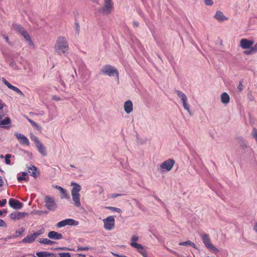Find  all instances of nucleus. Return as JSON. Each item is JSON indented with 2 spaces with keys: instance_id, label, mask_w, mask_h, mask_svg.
<instances>
[{
  "instance_id": "nucleus-50",
  "label": "nucleus",
  "mask_w": 257,
  "mask_h": 257,
  "mask_svg": "<svg viewBox=\"0 0 257 257\" xmlns=\"http://www.w3.org/2000/svg\"><path fill=\"white\" fill-rule=\"evenodd\" d=\"M252 47L253 48L254 52H257V43Z\"/></svg>"
},
{
  "instance_id": "nucleus-35",
  "label": "nucleus",
  "mask_w": 257,
  "mask_h": 257,
  "mask_svg": "<svg viewBox=\"0 0 257 257\" xmlns=\"http://www.w3.org/2000/svg\"><path fill=\"white\" fill-rule=\"evenodd\" d=\"M31 140L35 142V145H36L37 144H38V143H40L41 142L38 140V138L35 136H34V135H31Z\"/></svg>"
},
{
  "instance_id": "nucleus-12",
  "label": "nucleus",
  "mask_w": 257,
  "mask_h": 257,
  "mask_svg": "<svg viewBox=\"0 0 257 257\" xmlns=\"http://www.w3.org/2000/svg\"><path fill=\"white\" fill-rule=\"evenodd\" d=\"M15 135L21 144L25 145L27 146H29L30 142L28 138L25 136L18 132H16L15 133Z\"/></svg>"
},
{
  "instance_id": "nucleus-37",
  "label": "nucleus",
  "mask_w": 257,
  "mask_h": 257,
  "mask_svg": "<svg viewBox=\"0 0 257 257\" xmlns=\"http://www.w3.org/2000/svg\"><path fill=\"white\" fill-rule=\"evenodd\" d=\"M33 213L35 214L41 215L43 214H47V211L43 210H35Z\"/></svg>"
},
{
  "instance_id": "nucleus-63",
  "label": "nucleus",
  "mask_w": 257,
  "mask_h": 257,
  "mask_svg": "<svg viewBox=\"0 0 257 257\" xmlns=\"http://www.w3.org/2000/svg\"><path fill=\"white\" fill-rule=\"evenodd\" d=\"M0 158H4V156H3V155H0Z\"/></svg>"
},
{
  "instance_id": "nucleus-34",
  "label": "nucleus",
  "mask_w": 257,
  "mask_h": 257,
  "mask_svg": "<svg viewBox=\"0 0 257 257\" xmlns=\"http://www.w3.org/2000/svg\"><path fill=\"white\" fill-rule=\"evenodd\" d=\"M11 154H7L5 157V163L8 165L11 164V161L10 159L11 158Z\"/></svg>"
},
{
  "instance_id": "nucleus-6",
  "label": "nucleus",
  "mask_w": 257,
  "mask_h": 257,
  "mask_svg": "<svg viewBox=\"0 0 257 257\" xmlns=\"http://www.w3.org/2000/svg\"><path fill=\"white\" fill-rule=\"evenodd\" d=\"M44 202L46 208L50 211H55L57 208V205L54 198L50 196L45 197Z\"/></svg>"
},
{
  "instance_id": "nucleus-32",
  "label": "nucleus",
  "mask_w": 257,
  "mask_h": 257,
  "mask_svg": "<svg viewBox=\"0 0 257 257\" xmlns=\"http://www.w3.org/2000/svg\"><path fill=\"white\" fill-rule=\"evenodd\" d=\"M28 120L35 128L38 130H41V127L36 122L29 118H28Z\"/></svg>"
},
{
  "instance_id": "nucleus-61",
  "label": "nucleus",
  "mask_w": 257,
  "mask_h": 257,
  "mask_svg": "<svg viewBox=\"0 0 257 257\" xmlns=\"http://www.w3.org/2000/svg\"><path fill=\"white\" fill-rule=\"evenodd\" d=\"M155 199L158 201H161V200L157 197H155Z\"/></svg>"
},
{
  "instance_id": "nucleus-4",
  "label": "nucleus",
  "mask_w": 257,
  "mask_h": 257,
  "mask_svg": "<svg viewBox=\"0 0 257 257\" xmlns=\"http://www.w3.org/2000/svg\"><path fill=\"white\" fill-rule=\"evenodd\" d=\"M100 73L105 75L112 76L115 75L117 80L119 79L118 72L116 69L110 65H106L102 67Z\"/></svg>"
},
{
  "instance_id": "nucleus-16",
  "label": "nucleus",
  "mask_w": 257,
  "mask_h": 257,
  "mask_svg": "<svg viewBox=\"0 0 257 257\" xmlns=\"http://www.w3.org/2000/svg\"><path fill=\"white\" fill-rule=\"evenodd\" d=\"M113 4L112 0H105L102 9L103 12L106 14H109L113 9Z\"/></svg>"
},
{
  "instance_id": "nucleus-27",
  "label": "nucleus",
  "mask_w": 257,
  "mask_h": 257,
  "mask_svg": "<svg viewBox=\"0 0 257 257\" xmlns=\"http://www.w3.org/2000/svg\"><path fill=\"white\" fill-rule=\"evenodd\" d=\"M38 242L41 244H47V245H52L55 242L49 240L47 238H40L38 240Z\"/></svg>"
},
{
  "instance_id": "nucleus-9",
  "label": "nucleus",
  "mask_w": 257,
  "mask_h": 257,
  "mask_svg": "<svg viewBox=\"0 0 257 257\" xmlns=\"http://www.w3.org/2000/svg\"><path fill=\"white\" fill-rule=\"evenodd\" d=\"M176 92L177 95L181 98L184 109L186 110L190 115H192L189 105L187 103V97L186 95L180 90H177Z\"/></svg>"
},
{
  "instance_id": "nucleus-40",
  "label": "nucleus",
  "mask_w": 257,
  "mask_h": 257,
  "mask_svg": "<svg viewBox=\"0 0 257 257\" xmlns=\"http://www.w3.org/2000/svg\"><path fill=\"white\" fill-rule=\"evenodd\" d=\"M250 49L249 50H248V51H245L244 52V54H246V55H251V54L255 53V52H254V50H253L252 47H251Z\"/></svg>"
},
{
  "instance_id": "nucleus-62",
  "label": "nucleus",
  "mask_w": 257,
  "mask_h": 257,
  "mask_svg": "<svg viewBox=\"0 0 257 257\" xmlns=\"http://www.w3.org/2000/svg\"><path fill=\"white\" fill-rule=\"evenodd\" d=\"M41 115H43L44 114V112L43 111H41V113H40Z\"/></svg>"
},
{
  "instance_id": "nucleus-46",
  "label": "nucleus",
  "mask_w": 257,
  "mask_h": 257,
  "mask_svg": "<svg viewBox=\"0 0 257 257\" xmlns=\"http://www.w3.org/2000/svg\"><path fill=\"white\" fill-rule=\"evenodd\" d=\"M7 226L5 222L2 219H0V227H6Z\"/></svg>"
},
{
  "instance_id": "nucleus-44",
  "label": "nucleus",
  "mask_w": 257,
  "mask_h": 257,
  "mask_svg": "<svg viewBox=\"0 0 257 257\" xmlns=\"http://www.w3.org/2000/svg\"><path fill=\"white\" fill-rule=\"evenodd\" d=\"M240 146L243 149H246L247 148V145H246V143L243 141H241V142L240 143Z\"/></svg>"
},
{
  "instance_id": "nucleus-10",
  "label": "nucleus",
  "mask_w": 257,
  "mask_h": 257,
  "mask_svg": "<svg viewBox=\"0 0 257 257\" xmlns=\"http://www.w3.org/2000/svg\"><path fill=\"white\" fill-rule=\"evenodd\" d=\"M78 224V221L71 218H68L59 222L57 224V226L61 228L66 225L77 226Z\"/></svg>"
},
{
  "instance_id": "nucleus-23",
  "label": "nucleus",
  "mask_w": 257,
  "mask_h": 257,
  "mask_svg": "<svg viewBox=\"0 0 257 257\" xmlns=\"http://www.w3.org/2000/svg\"><path fill=\"white\" fill-rule=\"evenodd\" d=\"M221 102L224 104H227L230 101V97L229 95L226 93H223L221 95Z\"/></svg>"
},
{
  "instance_id": "nucleus-8",
  "label": "nucleus",
  "mask_w": 257,
  "mask_h": 257,
  "mask_svg": "<svg viewBox=\"0 0 257 257\" xmlns=\"http://www.w3.org/2000/svg\"><path fill=\"white\" fill-rule=\"evenodd\" d=\"M13 28L19 32L23 36L25 40L28 42V44L30 46H33L34 44L30 37L28 34L27 32L19 25L15 24L13 25Z\"/></svg>"
},
{
  "instance_id": "nucleus-43",
  "label": "nucleus",
  "mask_w": 257,
  "mask_h": 257,
  "mask_svg": "<svg viewBox=\"0 0 257 257\" xmlns=\"http://www.w3.org/2000/svg\"><path fill=\"white\" fill-rule=\"evenodd\" d=\"M79 63H80V68H79V69H81L82 70L84 69L85 68V67H86L85 65L84 64V63L82 61H80Z\"/></svg>"
},
{
  "instance_id": "nucleus-59",
  "label": "nucleus",
  "mask_w": 257,
  "mask_h": 257,
  "mask_svg": "<svg viewBox=\"0 0 257 257\" xmlns=\"http://www.w3.org/2000/svg\"><path fill=\"white\" fill-rule=\"evenodd\" d=\"M134 26H136V27H138V25H139V24H138V23H137V22H134Z\"/></svg>"
},
{
  "instance_id": "nucleus-51",
  "label": "nucleus",
  "mask_w": 257,
  "mask_h": 257,
  "mask_svg": "<svg viewBox=\"0 0 257 257\" xmlns=\"http://www.w3.org/2000/svg\"><path fill=\"white\" fill-rule=\"evenodd\" d=\"M4 184V181L1 177H0V187H2Z\"/></svg>"
},
{
  "instance_id": "nucleus-42",
  "label": "nucleus",
  "mask_w": 257,
  "mask_h": 257,
  "mask_svg": "<svg viewBox=\"0 0 257 257\" xmlns=\"http://www.w3.org/2000/svg\"><path fill=\"white\" fill-rule=\"evenodd\" d=\"M7 203V200L6 199L0 200V206H4Z\"/></svg>"
},
{
  "instance_id": "nucleus-41",
  "label": "nucleus",
  "mask_w": 257,
  "mask_h": 257,
  "mask_svg": "<svg viewBox=\"0 0 257 257\" xmlns=\"http://www.w3.org/2000/svg\"><path fill=\"white\" fill-rule=\"evenodd\" d=\"M205 4L206 6H211L213 4V2L212 0H204Z\"/></svg>"
},
{
  "instance_id": "nucleus-30",
  "label": "nucleus",
  "mask_w": 257,
  "mask_h": 257,
  "mask_svg": "<svg viewBox=\"0 0 257 257\" xmlns=\"http://www.w3.org/2000/svg\"><path fill=\"white\" fill-rule=\"evenodd\" d=\"M10 89H11L14 90V91L16 92L17 93H18L20 95H21L22 96H24V94L23 93V92L22 91H21V90L19 88H18V87H17L15 86H13L12 85V86H11Z\"/></svg>"
},
{
  "instance_id": "nucleus-21",
  "label": "nucleus",
  "mask_w": 257,
  "mask_h": 257,
  "mask_svg": "<svg viewBox=\"0 0 257 257\" xmlns=\"http://www.w3.org/2000/svg\"><path fill=\"white\" fill-rule=\"evenodd\" d=\"M55 188L58 190L60 191V192L61 193V198L63 199H68L69 198V195L67 192V191L64 189L63 188L59 186H56Z\"/></svg>"
},
{
  "instance_id": "nucleus-55",
  "label": "nucleus",
  "mask_w": 257,
  "mask_h": 257,
  "mask_svg": "<svg viewBox=\"0 0 257 257\" xmlns=\"http://www.w3.org/2000/svg\"><path fill=\"white\" fill-rule=\"evenodd\" d=\"M4 212L6 213V211L5 210H0V216H1Z\"/></svg>"
},
{
  "instance_id": "nucleus-52",
  "label": "nucleus",
  "mask_w": 257,
  "mask_h": 257,
  "mask_svg": "<svg viewBox=\"0 0 257 257\" xmlns=\"http://www.w3.org/2000/svg\"><path fill=\"white\" fill-rule=\"evenodd\" d=\"M3 115H4V110H3V108H2V110H0V119L2 118V117Z\"/></svg>"
},
{
  "instance_id": "nucleus-22",
  "label": "nucleus",
  "mask_w": 257,
  "mask_h": 257,
  "mask_svg": "<svg viewBox=\"0 0 257 257\" xmlns=\"http://www.w3.org/2000/svg\"><path fill=\"white\" fill-rule=\"evenodd\" d=\"M37 238V237L33 233L31 235H27L22 240L23 242L25 243H32Z\"/></svg>"
},
{
  "instance_id": "nucleus-2",
  "label": "nucleus",
  "mask_w": 257,
  "mask_h": 257,
  "mask_svg": "<svg viewBox=\"0 0 257 257\" xmlns=\"http://www.w3.org/2000/svg\"><path fill=\"white\" fill-rule=\"evenodd\" d=\"M71 186L73 187L71 191L72 200L75 206L79 207L81 206L79 192L81 189V187L80 185L75 182H72Z\"/></svg>"
},
{
  "instance_id": "nucleus-11",
  "label": "nucleus",
  "mask_w": 257,
  "mask_h": 257,
  "mask_svg": "<svg viewBox=\"0 0 257 257\" xmlns=\"http://www.w3.org/2000/svg\"><path fill=\"white\" fill-rule=\"evenodd\" d=\"M175 164V161L171 159H169L164 161L160 165V167L164 171H170Z\"/></svg>"
},
{
  "instance_id": "nucleus-48",
  "label": "nucleus",
  "mask_w": 257,
  "mask_h": 257,
  "mask_svg": "<svg viewBox=\"0 0 257 257\" xmlns=\"http://www.w3.org/2000/svg\"><path fill=\"white\" fill-rule=\"evenodd\" d=\"M60 84L61 85L62 87L61 88L62 89L65 88V84L63 81H60Z\"/></svg>"
},
{
  "instance_id": "nucleus-29",
  "label": "nucleus",
  "mask_w": 257,
  "mask_h": 257,
  "mask_svg": "<svg viewBox=\"0 0 257 257\" xmlns=\"http://www.w3.org/2000/svg\"><path fill=\"white\" fill-rule=\"evenodd\" d=\"M11 122V121L10 118L8 117H6L3 120L0 119V124L3 125L4 126L10 124Z\"/></svg>"
},
{
  "instance_id": "nucleus-64",
  "label": "nucleus",
  "mask_w": 257,
  "mask_h": 257,
  "mask_svg": "<svg viewBox=\"0 0 257 257\" xmlns=\"http://www.w3.org/2000/svg\"><path fill=\"white\" fill-rule=\"evenodd\" d=\"M60 249H63V250H64V249H66V247H62V248H60Z\"/></svg>"
},
{
  "instance_id": "nucleus-18",
  "label": "nucleus",
  "mask_w": 257,
  "mask_h": 257,
  "mask_svg": "<svg viewBox=\"0 0 257 257\" xmlns=\"http://www.w3.org/2000/svg\"><path fill=\"white\" fill-rule=\"evenodd\" d=\"M28 172L31 174V176L35 178L40 174V172L37 168L33 165H30L28 167Z\"/></svg>"
},
{
  "instance_id": "nucleus-58",
  "label": "nucleus",
  "mask_w": 257,
  "mask_h": 257,
  "mask_svg": "<svg viewBox=\"0 0 257 257\" xmlns=\"http://www.w3.org/2000/svg\"><path fill=\"white\" fill-rule=\"evenodd\" d=\"M4 38L5 39V40L8 42L9 41V38L8 36H5L4 37Z\"/></svg>"
},
{
  "instance_id": "nucleus-25",
  "label": "nucleus",
  "mask_w": 257,
  "mask_h": 257,
  "mask_svg": "<svg viewBox=\"0 0 257 257\" xmlns=\"http://www.w3.org/2000/svg\"><path fill=\"white\" fill-rule=\"evenodd\" d=\"M36 147L37 148L39 152L44 156L46 155V152L45 150V147L43 145L41 142L38 143L36 145Z\"/></svg>"
},
{
  "instance_id": "nucleus-3",
  "label": "nucleus",
  "mask_w": 257,
  "mask_h": 257,
  "mask_svg": "<svg viewBox=\"0 0 257 257\" xmlns=\"http://www.w3.org/2000/svg\"><path fill=\"white\" fill-rule=\"evenodd\" d=\"M139 237L137 235H133L131 239V246L136 248L143 257H148V253L142 244L137 243Z\"/></svg>"
},
{
  "instance_id": "nucleus-54",
  "label": "nucleus",
  "mask_w": 257,
  "mask_h": 257,
  "mask_svg": "<svg viewBox=\"0 0 257 257\" xmlns=\"http://www.w3.org/2000/svg\"><path fill=\"white\" fill-rule=\"evenodd\" d=\"M3 107L4 104L2 102H0V110H2V108H3Z\"/></svg>"
},
{
  "instance_id": "nucleus-60",
  "label": "nucleus",
  "mask_w": 257,
  "mask_h": 257,
  "mask_svg": "<svg viewBox=\"0 0 257 257\" xmlns=\"http://www.w3.org/2000/svg\"><path fill=\"white\" fill-rule=\"evenodd\" d=\"M87 247H81V248H79V249L80 250H86L87 249Z\"/></svg>"
},
{
  "instance_id": "nucleus-33",
  "label": "nucleus",
  "mask_w": 257,
  "mask_h": 257,
  "mask_svg": "<svg viewBox=\"0 0 257 257\" xmlns=\"http://www.w3.org/2000/svg\"><path fill=\"white\" fill-rule=\"evenodd\" d=\"M45 232V229L43 228H42L40 230H38V231L35 232L34 233L37 237V238L40 235L43 234Z\"/></svg>"
},
{
  "instance_id": "nucleus-20",
  "label": "nucleus",
  "mask_w": 257,
  "mask_h": 257,
  "mask_svg": "<svg viewBox=\"0 0 257 257\" xmlns=\"http://www.w3.org/2000/svg\"><path fill=\"white\" fill-rule=\"evenodd\" d=\"M214 18L219 22H223L228 20V18L226 17L220 11H217L216 12Z\"/></svg>"
},
{
  "instance_id": "nucleus-45",
  "label": "nucleus",
  "mask_w": 257,
  "mask_h": 257,
  "mask_svg": "<svg viewBox=\"0 0 257 257\" xmlns=\"http://www.w3.org/2000/svg\"><path fill=\"white\" fill-rule=\"evenodd\" d=\"M243 85L241 82H240L237 87V89H238V90L239 91H241L243 90Z\"/></svg>"
},
{
  "instance_id": "nucleus-38",
  "label": "nucleus",
  "mask_w": 257,
  "mask_h": 257,
  "mask_svg": "<svg viewBox=\"0 0 257 257\" xmlns=\"http://www.w3.org/2000/svg\"><path fill=\"white\" fill-rule=\"evenodd\" d=\"M247 96L249 101H253L254 100V97L251 92H248Z\"/></svg>"
},
{
  "instance_id": "nucleus-53",
  "label": "nucleus",
  "mask_w": 257,
  "mask_h": 257,
  "mask_svg": "<svg viewBox=\"0 0 257 257\" xmlns=\"http://www.w3.org/2000/svg\"><path fill=\"white\" fill-rule=\"evenodd\" d=\"M53 99L55 100H57V101L60 100V99L59 97H57L56 96H53Z\"/></svg>"
},
{
  "instance_id": "nucleus-17",
  "label": "nucleus",
  "mask_w": 257,
  "mask_h": 257,
  "mask_svg": "<svg viewBox=\"0 0 257 257\" xmlns=\"http://www.w3.org/2000/svg\"><path fill=\"white\" fill-rule=\"evenodd\" d=\"M48 237L51 239L59 240L62 238V234L54 231H50Z\"/></svg>"
},
{
  "instance_id": "nucleus-1",
  "label": "nucleus",
  "mask_w": 257,
  "mask_h": 257,
  "mask_svg": "<svg viewBox=\"0 0 257 257\" xmlns=\"http://www.w3.org/2000/svg\"><path fill=\"white\" fill-rule=\"evenodd\" d=\"M69 50L67 41L64 37H59L55 45V50L59 55H65Z\"/></svg>"
},
{
  "instance_id": "nucleus-39",
  "label": "nucleus",
  "mask_w": 257,
  "mask_h": 257,
  "mask_svg": "<svg viewBox=\"0 0 257 257\" xmlns=\"http://www.w3.org/2000/svg\"><path fill=\"white\" fill-rule=\"evenodd\" d=\"M2 81L3 82L8 86L9 88H10L11 86H12L11 84H10L5 78H2Z\"/></svg>"
},
{
  "instance_id": "nucleus-26",
  "label": "nucleus",
  "mask_w": 257,
  "mask_h": 257,
  "mask_svg": "<svg viewBox=\"0 0 257 257\" xmlns=\"http://www.w3.org/2000/svg\"><path fill=\"white\" fill-rule=\"evenodd\" d=\"M17 179L19 182H21L23 180L28 181V177H27V172H21L18 174Z\"/></svg>"
},
{
  "instance_id": "nucleus-24",
  "label": "nucleus",
  "mask_w": 257,
  "mask_h": 257,
  "mask_svg": "<svg viewBox=\"0 0 257 257\" xmlns=\"http://www.w3.org/2000/svg\"><path fill=\"white\" fill-rule=\"evenodd\" d=\"M38 257H55L54 254L47 251H40L36 252Z\"/></svg>"
},
{
  "instance_id": "nucleus-47",
  "label": "nucleus",
  "mask_w": 257,
  "mask_h": 257,
  "mask_svg": "<svg viewBox=\"0 0 257 257\" xmlns=\"http://www.w3.org/2000/svg\"><path fill=\"white\" fill-rule=\"evenodd\" d=\"M24 230H25V229L24 228H22L20 230H19V231L17 230L16 231V233L17 234H21L23 232H24Z\"/></svg>"
},
{
  "instance_id": "nucleus-36",
  "label": "nucleus",
  "mask_w": 257,
  "mask_h": 257,
  "mask_svg": "<svg viewBox=\"0 0 257 257\" xmlns=\"http://www.w3.org/2000/svg\"><path fill=\"white\" fill-rule=\"evenodd\" d=\"M58 255L60 257H71V254L69 252H59Z\"/></svg>"
},
{
  "instance_id": "nucleus-57",
  "label": "nucleus",
  "mask_w": 257,
  "mask_h": 257,
  "mask_svg": "<svg viewBox=\"0 0 257 257\" xmlns=\"http://www.w3.org/2000/svg\"><path fill=\"white\" fill-rule=\"evenodd\" d=\"M76 28L77 31H79V26L78 24H76Z\"/></svg>"
},
{
  "instance_id": "nucleus-5",
  "label": "nucleus",
  "mask_w": 257,
  "mask_h": 257,
  "mask_svg": "<svg viewBox=\"0 0 257 257\" xmlns=\"http://www.w3.org/2000/svg\"><path fill=\"white\" fill-rule=\"evenodd\" d=\"M200 236L204 244L207 248L213 250L215 253H218L219 252V249L212 244L208 234L201 233Z\"/></svg>"
},
{
  "instance_id": "nucleus-31",
  "label": "nucleus",
  "mask_w": 257,
  "mask_h": 257,
  "mask_svg": "<svg viewBox=\"0 0 257 257\" xmlns=\"http://www.w3.org/2000/svg\"><path fill=\"white\" fill-rule=\"evenodd\" d=\"M105 208L109 209L113 212H116L118 213H121V210L119 208L112 207V206H107V207H105Z\"/></svg>"
},
{
  "instance_id": "nucleus-13",
  "label": "nucleus",
  "mask_w": 257,
  "mask_h": 257,
  "mask_svg": "<svg viewBox=\"0 0 257 257\" xmlns=\"http://www.w3.org/2000/svg\"><path fill=\"white\" fill-rule=\"evenodd\" d=\"M254 44V41L247 39H242L240 41V46L243 49H247L251 47Z\"/></svg>"
},
{
  "instance_id": "nucleus-56",
  "label": "nucleus",
  "mask_w": 257,
  "mask_h": 257,
  "mask_svg": "<svg viewBox=\"0 0 257 257\" xmlns=\"http://www.w3.org/2000/svg\"><path fill=\"white\" fill-rule=\"evenodd\" d=\"M254 229L257 232V222L255 224V226L254 227Z\"/></svg>"
},
{
  "instance_id": "nucleus-15",
  "label": "nucleus",
  "mask_w": 257,
  "mask_h": 257,
  "mask_svg": "<svg viewBox=\"0 0 257 257\" xmlns=\"http://www.w3.org/2000/svg\"><path fill=\"white\" fill-rule=\"evenodd\" d=\"M9 204L11 207L15 209H20L23 206V203L20 202L19 201L13 198L10 199Z\"/></svg>"
},
{
  "instance_id": "nucleus-19",
  "label": "nucleus",
  "mask_w": 257,
  "mask_h": 257,
  "mask_svg": "<svg viewBox=\"0 0 257 257\" xmlns=\"http://www.w3.org/2000/svg\"><path fill=\"white\" fill-rule=\"evenodd\" d=\"M124 109L127 114L130 113L133 109V102L131 100H127L124 102Z\"/></svg>"
},
{
  "instance_id": "nucleus-7",
  "label": "nucleus",
  "mask_w": 257,
  "mask_h": 257,
  "mask_svg": "<svg viewBox=\"0 0 257 257\" xmlns=\"http://www.w3.org/2000/svg\"><path fill=\"white\" fill-rule=\"evenodd\" d=\"M104 228L109 231L114 228L115 226V219L113 216H109L103 219Z\"/></svg>"
},
{
  "instance_id": "nucleus-28",
  "label": "nucleus",
  "mask_w": 257,
  "mask_h": 257,
  "mask_svg": "<svg viewBox=\"0 0 257 257\" xmlns=\"http://www.w3.org/2000/svg\"><path fill=\"white\" fill-rule=\"evenodd\" d=\"M179 244L180 245H184V246H188V245H190L191 246L193 247V248H195V249H197V246L196 245V244L190 241V240H188V241H183V242H180Z\"/></svg>"
},
{
  "instance_id": "nucleus-49",
  "label": "nucleus",
  "mask_w": 257,
  "mask_h": 257,
  "mask_svg": "<svg viewBox=\"0 0 257 257\" xmlns=\"http://www.w3.org/2000/svg\"><path fill=\"white\" fill-rule=\"evenodd\" d=\"M121 195L119 194H113L112 195H111V198H116L118 196H120Z\"/></svg>"
},
{
  "instance_id": "nucleus-14",
  "label": "nucleus",
  "mask_w": 257,
  "mask_h": 257,
  "mask_svg": "<svg viewBox=\"0 0 257 257\" xmlns=\"http://www.w3.org/2000/svg\"><path fill=\"white\" fill-rule=\"evenodd\" d=\"M28 216V214L27 213L21 212H14L10 214V217L11 219L16 220H20Z\"/></svg>"
}]
</instances>
